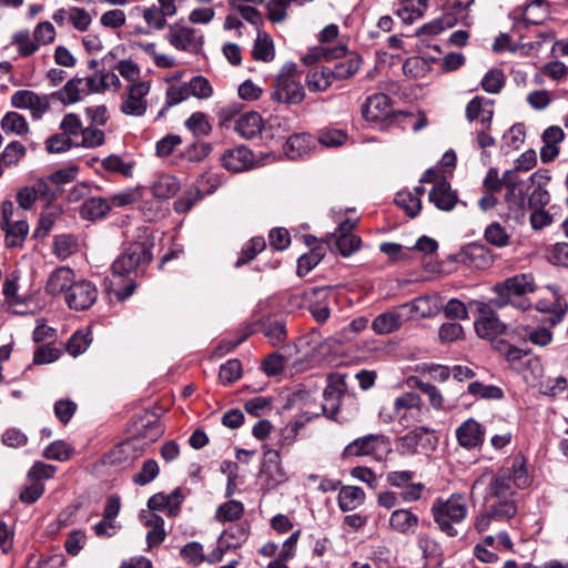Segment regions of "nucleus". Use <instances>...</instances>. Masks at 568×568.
<instances>
[{"label": "nucleus", "mask_w": 568, "mask_h": 568, "mask_svg": "<svg viewBox=\"0 0 568 568\" xmlns=\"http://www.w3.org/2000/svg\"><path fill=\"white\" fill-rule=\"evenodd\" d=\"M536 290L537 285L532 274H516L494 285L493 292L496 297L490 300V304L496 308L511 305L525 312L531 308V302L526 295L536 292Z\"/></svg>", "instance_id": "nucleus-1"}, {"label": "nucleus", "mask_w": 568, "mask_h": 568, "mask_svg": "<svg viewBox=\"0 0 568 568\" xmlns=\"http://www.w3.org/2000/svg\"><path fill=\"white\" fill-rule=\"evenodd\" d=\"M121 85L116 73H90L83 78L69 80L62 89L52 93L63 104L75 103L91 93H101L106 90L116 91Z\"/></svg>", "instance_id": "nucleus-2"}, {"label": "nucleus", "mask_w": 568, "mask_h": 568, "mask_svg": "<svg viewBox=\"0 0 568 568\" xmlns=\"http://www.w3.org/2000/svg\"><path fill=\"white\" fill-rule=\"evenodd\" d=\"M430 513L440 531L455 537L458 534L455 525L463 523L468 514L466 498L462 494H453L447 499L436 498Z\"/></svg>", "instance_id": "nucleus-3"}, {"label": "nucleus", "mask_w": 568, "mask_h": 568, "mask_svg": "<svg viewBox=\"0 0 568 568\" xmlns=\"http://www.w3.org/2000/svg\"><path fill=\"white\" fill-rule=\"evenodd\" d=\"M152 243L136 241L123 248L112 264L113 274L124 276L131 273L139 275L144 272L152 261Z\"/></svg>", "instance_id": "nucleus-4"}, {"label": "nucleus", "mask_w": 568, "mask_h": 568, "mask_svg": "<svg viewBox=\"0 0 568 568\" xmlns=\"http://www.w3.org/2000/svg\"><path fill=\"white\" fill-rule=\"evenodd\" d=\"M393 410L398 423L405 428L414 427L429 418V408L419 395L412 392L397 397Z\"/></svg>", "instance_id": "nucleus-5"}, {"label": "nucleus", "mask_w": 568, "mask_h": 568, "mask_svg": "<svg viewBox=\"0 0 568 568\" xmlns=\"http://www.w3.org/2000/svg\"><path fill=\"white\" fill-rule=\"evenodd\" d=\"M484 486H487L484 497L486 501L491 498H509L514 494L511 471L508 468H503L497 474L485 473L476 479L471 489L476 490Z\"/></svg>", "instance_id": "nucleus-6"}, {"label": "nucleus", "mask_w": 568, "mask_h": 568, "mask_svg": "<svg viewBox=\"0 0 568 568\" xmlns=\"http://www.w3.org/2000/svg\"><path fill=\"white\" fill-rule=\"evenodd\" d=\"M150 92V83L146 81L133 82L128 87L123 97L120 111L128 116H143L148 110L146 95Z\"/></svg>", "instance_id": "nucleus-7"}, {"label": "nucleus", "mask_w": 568, "mask_h": 568, "mask_svg": "<svg viewBox=\"0 0 568 568\" xmlns=\"http://www.w3.org/2000/svg\"><path fill=\"white\" fill-rule=\"evenodd\" d=\"M166 37L170 44L180 51L196 53L203 44L202 33L184 24H171Z\"/></svg>", "instance_id": "nucleus-8"}, {"label": "nucleus", "mask_w": 568, "mask_h": 568, "mask_svg": "<svg viewBox=\"0 0 568 568\" xmlns=\"http://www.w3.org/2000/svg\"><path fill=\"white\" fill-rule=\"evenodd\" d=\"M479 317L475 320L474 326L478 337L488 339L495 344L500 335L506 333L507 326L499 317L491 311L488 310V305L479 303L478 306Z\"/></svg>", "instance_id": "nucleus-9"}, {"label": "nucleus", "mask_w": 568, "mask_h": 568, "mask_svg": "<svg viewBox=\"0 0 568 568\" xmlns=\"http://www.w3.org/2000/svg\"><path fill=\"white\" fill-rule=\"evenodd\" d=\"M97 286L87 280H75L64 301L69 308L74 311L89 310L98 298Z\"/></svg>", "instance_id": "nucleus-10"}, {"label": "nucleus", "mask_w": 568, "mask_h": 568, "mask_svg": "<svg viewBox=\"0 0 568 568\" xmlns=\"http://www.w3.org/2000/svg\"><path fill=\"white\" fill-rule=\"evenodd\" d=\"M295 73H278L272 98L282 103L296 104L304 99V88Z\"/></svg>", "instance_id": "nucleus-11"}, {"label": "nucleus", "mask_w": 568, "mask_h": 568, "mask_svg": "<svg viewBox=\"0 0 568 568\" xmlns=\"http://www.w3.org/2000/svg\"><path fill=\"white\" fill-rule=\"evenodd\" d=\"M141 455L138 439H129L114 446L103 457V463L110 466H123L132 463Z\"/></svg>", "instance_id": "nucleus-12"}, {"label": "nucleus", "mask_w": 568, "mask_h": 568, "mask_svg": "<svg viewBox=\"0 0 568 568\" xmlns=\"http://www.w3.org/2000/svg\"><path fill=\"white\" fill-rule=\"evenodd\" d=\"M455 434L462 447L473 449L483 445L485 428L474 418H468L456 428Z\"/></svg>", "instance_id": "nucleus-13"}, {"label": "nucleus", "mask_w": 568, "mask_h": 568, "mask_svg": "<svg viewBox=\"0 0 568 568\" xmlns=\"http://www.w3.org/2000/svg\"><path fill=\"white\" fill-rule=\"evenodd\" d=\"M74 281L75 274L72 268L59 266L50 273L45 283V293L51 296L63 295L65 297Z\"/></svg>", "instance_id": "nucleus-14"}, {"label": "nucleus", "mask_w": 568, "mask_h": 568, "mask_svg": "<svg viewBox=\"0 0 568 568\" xmlns=\"http://www.w3.org/2000/svg\"><path fill=\"white\" fill-rule=\"evenodd\" d=\"M385 444L384 435L369 434L359 438H356L349 443L343 452V457H361L374 454Z\"/></svg>", "instance_id": "nucleus-15"}, {"label": "nucleus", "mask_w": 568, "mask_h": 568, "mask_svg": "<svg viewBox=\"0 0 568 568\" xmlns=\"http://www.w3.org/2000/svg\"><path fill=\"white\" fill-rule=\"evenodd\" d=\"M221 161L223 168L231 172L248 170L254 162L251 150L244 145L227 149L223 153Z\"/></svg>", "instance_id": "nucleus-16"}, {"label": "nucleus", "mask_w": 568, "mask_h": 568, "mask_svg": "<svg viewBox=\"0 0 568 568\" xmlns=\"http://www.w3.org/2000/svg\"><path fill=\"white\" fill-rule=\"evenodd\" d=\"M362 114L368 122H378L392 114L389 98L384 93H376L367 98L362 108Z\"/></svg>", "instance_id": "nucleus-17"}, {"label": "nucleus", "mask_w": 568, "mask_h": 568, "mask_svg": "<svg viewBox=\"0 0 568 568\" xmlns=\"http://www.w3.org/2000/svg\"><path fill=\"white\" fill-rule=\"evenodd\" d=\"M549 14V6L545 0H534L526 4L520 19L515 22V28L520 29L530 24H541L548 19Z\"/></svg>", "instance_id": "nucleus-18"}, {"label": "nucleus", "mask_w": 568, "mask_h": 568, "mask_svg": "<svg viewBox=\"0 0 568 568\" xmlns=\"http://www.w3.org/2000/svg\"><path fill=\"white\" fill-rule=\"evenodd\" d=\"M261 473L267 478V486L271 488L286 480V474L281 465L277 450L268 449L264 453V463Z\"/></svg>", "instance_id": "nucleus-19"}, {"label": "nucleus", "mask_w": 568, "mask_h": 568, "mask_svg": "<svg viewBox=\"0 0 568 568\" xmlns=\"http://www.w3.org/2000/svg\"><path fill=\"white\" fill-rule=\"evenodd\" d=\"M432 433L433 430L429 427L418 426L400 437L399 440L402 446L410 452H415L418 447L434 449L436 440L433 438Z\"/></svg>", "instance_id": "nucleus-20"}, {"label": "nucleus", "mask_w": 568, "mask_h": 568, "mask_svg": "<svg viewBox=\"0 0 568 568\" xmlns=\"http://www.w3.org/2000/svg\"><path fill=\"white\" fill-rule=\"evenodd\" d=\"M429 201L442 211H452L457 201V194L452 191L450 184L442 180L437 182L429 192Z\"/></svg>", "instance_id": "nucleus-21"}, {"label": "nucleus", "mask_w": 568, "mask_h": 568, "mask_svg": "<svg viewBox=\"0 0 568 568\" xmlns=\"http://www.w3.org/2000/svg\"><path fill=\"white\" fill-rule=\"evenodd\" d=\"M344 393V383H331L328 384L323 392V403L322 410L323 414L326 415L331 419L337 420V415L339 412L341 398Z\"/></svg>", "instance_id": "nucleus-22"}, {"label": "nucleus", "mask_w": 568, "mask_h": 568, "mask_svg": "<svg viewBox=\"0 0 568 568\" xmlns=\"http://www.w3.org/2000/svg\"><path fill=\"white\" fill-rule=\"evenodd\" d=\"M404 311L397 308H393L385 313L376 316L372 323V328L375 333L379 335H385L397 331L403 322Z\"/></svg>", "instance_id": "nucleus-23"}, {"label": "nucleus", "mask_w": 568, "mask_h": 568, "mask_svg": "<svg viewBox=\"0 0 568 568\" xmlns=\"http://www.w3.org/2000/svg\"><path fill=\"white\" fill-rule=\"evenodd\" d=\"M111 211L109 199L102 196H91L87 199L80 209V215L84 220L95 221L104 219Z\"/></svg>", "instance_id": "nucleus-24"}, {"label": "nucleus", "mask_w": 568, "mask_h": 568, "mask_svg": "<svg viewBox=\"0 0 568 568\" xmlns=\"http://www.w3.org/2000/svg\"><path fill=\"white\" fill-rule=\"evenodd\" d=\"M262 129V118L257 112H245L235 119L234 130L244 139L255 138Z\"/></svg>", "instance_id": "nucleus-25"}, {"label": "nucleus", "mask_w": 568, "mask_h": 568, "mask_svg": "<svg viewBox=\"0 0 568 568\" xmlns=\"http://www.w3.org/2000/svg\"><path fill=\"white\" fill-rule=\"evenodd\" d=\"M141 518L144 525L150 528L146 534L148 547L152 548L161 545L166 537V532L164 530V519L151 511L145 515H141Z\"/></svg>", "instance_id": "nucleus-26"}, {"label": "nucleus", "mask_w": 568, "mask_h": 568, "mask_svg": "<svg viewBox=\"0 0 568 568\" xmlns=\"http://www.w3.org/2000/svg\"><path fill=\"white\" fill-rule=\"evenodd\" d=\"M136 437L148 443L158 440L164 433L163 425L154 415L141 417L136 423Z\"/></svg>", "instance_id": "nucleus-27"}, {"label": "nucleus", "mask_w": 568, "mask_h": 568, "mask_svg": "<svg viewBox=\"0 0 568 568\" xmlns=\"http://www.w3.org/2000/svg\"><path fill=\"white\" fill-rule=\"evenodd\" d=\"M343 55H345V49L343 47L326 48L324 45H317L310 49L302 60L305 67H314L321 61H332Z\"/></svg>", "instance_id": "nucleus-28"}, {"label": "nucleus", "mask_w": 568, "mask_h": 568, "mask_svg": "<svg viewBox=\"0 0 568 568\" xmlns=\"http://www.w3.org/2000/svg\"><path fill=\"white\" fill-rule=\"evenodd\" d=\"M365 493L357 486H344L337 497L338 507L342 511H351L363 505Z\"/></svg>", "instance_id": "nucleus-29"}, {"label": "nucleus", "mask_w": 568, "mask_h": 568, "mask_svg": "<svg viewBox=\"0 0 568 568\" xmlns=\"http://www.w3.org/2000/svg\"><path fill=\"white\" fill-rule=\"evenodd\" d=\"M418 517L407 509H396L389 517V526L399 534H409L418 526Z\"/></svg>", "instance_id": "nucleus-30"}, {"label": "nucleus", "mask_w": 568, "mask_h": 568, "mask_svg": "<svg viewBox=\"0 0 568 568\" xmlns=\"http://www.w3.org/2000/svg\"><path fill=\"white\" fill-rule=\"evenodd\" d=\"M312 143L313 139L310 134H293L286 141L284 152L291 160H296L308 153L312 148Z\"/></svg>", "instance_id": "nucleus-31"}, {"label": "nucleus", "mask_w": 568, "mask_h": 568, "mask_svg": "<svg viewBox=\"0 0 568 568\" xmlns=\"http://www.w3.org/2000/svg\"><path fill=\"white\" fill-rule=\"evenodd\" d=\"M505 201L507 203L509 214H511L515 220L518 221L526 215L529 206L528 199H526L523 186L507 191Z\"/></svg>", "instance_id": "nucleus-32"}, {"label": "nucleus", "mask_w": 568, "mask_h": 568, "mask_svg": "<svg viewBox=\"0 0 568 568\" xmlns=\"http://www.w3.org/2000/svg\"><path fill=\"white\" fill-rule=\"evenodd\" d=\"M353 73H307L306 87L311 92H321L328 89L334 80L347 79Z\"/></svg>", "instance_id": "nucleus-33"}, {"label": "nucleus", "mask_w": 568, "mask_h": 568, "mask_svg": "<svg viewBox=\"0 0 568 568\" xmlns=\"http://www.w3.org/2000/svg\"><path fill=\"white\" fill-rule=\"evenodd\" d=\"M361 237L355 234L344 235H332L329 240V246L332 250H336L344 257L351 256L354 252L361 247Z\"/></svg>", "instance_id": "nucleus-34"}, {"label": "nucleus", "mask_w": 568, "mask_h": 568, "mask_svg": "<svg viewBox=\"0 0 568 568\" xmlns=\"http://www.w3.org/2000/svg\"><path fill=\"white\" fill-rule=\"evenodd\" d=\"M180 187V182L175 176L164 174L154 181L152 193L156 199L166 200L174 196Z\"/></svg>", "instance_id": "nucleus-35"}, {"label": "nucleus", "mask_w": 568, "mask_h": 568, "mask_svg": "<svg viewBox=\"0 0 568 568\" xmlns=\"http://www.w3.org/2000/svg\"><path fill=\"white\" fill-rule=\"evenodd\" d=\"M486 242L497 248H504L510 244L511 235L499 222H491L484 231Z\"/></svg>", "instance_id": "nucleus-36"}, {"label": "nucleus", "mask_w": 568, "mask_h": 568, "mask_svg": "<svg viewBox=\"0 0 568 568\" xmlns=\"http://www.w3.org/2000/svg\"><path fill=\"white\" fill-rule=\"evenodd\" d=\"M6 234V245L8 247L22 246L28 233L29 225L26 221L19 220L8 224L7 227H1Z\"/></svg>", "instance_id": "nucleus-37"}, {"label": "nucleus", "mask_w": 568, "mask_h": 568, "mask_svg": "<svg viewBox=\"0 0 568 568\" xmlns=\"http://www.w3.org/2000/svg\"><path fill=\"white\" fill-rule=\"evenodd\" d=\"M468 262L476 268H487L494 263V256L485 245H469L465 252Z\"/></svg>", "instance_id": "nucleus-38"}, {"label": "nucleus", "mask_w": 568, "mask_h": 568, "mask_svg": "<svg viewBox=\"0 0 568 568\" xmlns=\"http://www.w3.org/2000/svg\"><path fill=\"white\" fill-rule=\"evenodd\" d=\"M536 310L541 313H549L551 314V317L549 318V322L552 326L559 324L568 310V304L566 300H558V302H549L546 300H540L536 304Z\"/></svg>", "instance_id": "nucleus-39"}, {"label": "nucleus", "mask_w": 568, "mask_h": 568, "mask_svg": "<svg viewBox=\"0 0 568 568\" xmlns=\"http://www.w3.org/2000/svg\"><path fill=\"white\" fill-rule=\"evenodd\" d=\"M261 332L268 339V342L276 346L284 343L286 338V328L282 321L266 320L261 323Z\"/></svg>", "instance_id": "nucleus-40"}, {"label": "nucleus", "mask_w": 568, "mask_h": 568, "mask_svg": "<svg viewBox=\"0 0 568 568\" xmlns=\"http://www.w3.org/2000/svg\"><path fill=\"white\" fill-rule=\"evenodd\" d=\"M252 55L257 61L268 62L274 58V45L270 36L265 32H258L253 45Z\"/></svg>", "instance_id": "nucleus-41"}, {"label": "nucleus", "mask_w": 568, "mask_h": 568, "mask_svg": "<svg viewBox=\"0 0 568 568\" xmlns=\"http://www.w3.org/2000/svg\"><path fill=\"white\" fill-rule=\"evenodd\" d=\"M190 98L189 85L184 83H173L166 89L165 105L159 112V116H163L165 111L173 105H176Z\"/></svg>", "instance_id": "nucleus-42"}, {"label": "nucleus", "mask_w": 568, "mask_h": 568, "mask_svg": "<svg viewBox=\"0 0 568 568\" xmlns=\"http://www.w3.org/2000/svg\"><path fill=\"white\" fill-rule=\"evenodd\" d=\"M1 128L6 133L26 135L29 125L26 118L18 112H8L1 120Z\"/></svg>", "instance_id": "nucleus-43"}, {"label": "nucleus", "mask_w": 568, "mask_h": 568, "mask_svg": "<svg viewBox=\"0 0 568 568\" xmlns=\"http://www.w3.org/2000/svg\"><path fill=\"white\" fill-rule=\"evenodd\" d=\"M12 44L18 48L22 55H30L40 48L34 34H31L27 29L14 33Z\"/></svg>", "instance_id": "nucleus-44"}, {"label": "nucleus", "mask_w": 568, "mask_h": 568, "mask_svg": "<svg viewBox=\"0 0 568 568\" xmlns=\"http://www.w3.org/2000/svg\"><path fill=\"white\" fill-rule=\"evenodd\" d=\"M102 168L110 172L123 175L125 178L132 176L133 163L124 162L118 154H111L101 161Z\"/></svg>", "instance_id": "nucleus-45"}, {"label": "nucleus", "mask_w": 568, "mask_h": 568, "mask_svg": "<svg viewBox=\"0 0 568 568\" xmlns=\"http://www.w3.org/2000/svg\"><path fill=\"white\" fill-rule=\"evenodd\" d=\"M399 310L408 311L412 316L417 317H429L434 313L432 300L428 296H420L409 303L402 304Z\"/></svg>", "instance_id": "nucleus-46"}, {"label": "nucleus", "mask_w": 568, "mask_h": 568, "mask_svg": "<svg viewBox=\"0 0 568 568\" xmlns=\"http://www.w3.org/2000/svg\"><path fill=\"white\" fill-rule=\"evenodd\" d=\"M202 197L203 192L201 189L193 186L186 190L179 199L174 201V211L179 214L187 213Z\"/></svg>", "instance_id": "nucleus-47"}, {"label": "nucleus", "mask_w": 568, "mask_h": 568, "mask_svg": "<svg viewBox=\"0 0 568 568\" xmlns=\"http://www.w3.org/2000/svg\"><path fill=\"white\" fill-rule=\"evenodd\" d=\"M80 138L81 140L77 141V148L94 149L105 141L104 132L93 125L83 128Z\"/></svg>", "instance_id": "nucleus-48"}, {"label": "nucleus", "mask_w": 568, "mask_h": 568, "mask_svg": "<svg viewBox=\"0 0 568 568\" xmlns=\"http://www.w3.org/2000/svg\"><path fill=\"white\" fill-rule=\"evenodd\" d=\"M265 246L266 242L263 237L257 236L251 239L242 248L241 255L235 262V267H241L254 260L255 256L265 248Z\"/></svg>", "instance_id": "nucleus-49"}, {"label": "nucleus", "mask_w": 568, "mask_h": 568, "mask_svg": "<svg viewBox=\"0 0 568 568\" xmlns=\"http://www.w3.org/2000/svg\"><path fill=\"white\" fill-rule=\"evenodd\" d=\"M494 349L500 353L508 363L520 362L530 351L507 343L505 339L496 341Z\"/></svg>", "instance_id": "nucleus-50"}, {"label": "nucleus", "mask_w": 568, "mask_h": 568, "mask_svg": "<svg viewBox=\"0 0 568 568\" xmlns=\"http://www.w3.org/2000/svg\"><path fill=\"white\" fill-rule=\"evenodd\" d=\"M190 97L199 100H206L213 95V87L211 82L203 75H195L189 82Z\"/></svg>", "instance_id": "nucleus-51"}, {"label": "nucleus", "mask_w": 568, "mask_h": 568, "mask_svg": "<svg viewBox=\"0 0 568 568\" xmlns=\"http://www.w3.org/2000/svg\"><path fill=\"white\" fill-rule=\"evenodd\" d=\"M138 47L153 61L160 69H170L174 67V59L168 54L160 53L155 43H138Z\"/></svg>", "instance_id": "nucleus-52"}, {"label": "nucleus", "mask_w": 568, "mask_h": 568, "mask_svg": "<svg viewBox=\"0 0 568 568\" xmlns=\"http://www.w3.org/2000/svg\"><path fill=\"white\" fill-rule=\"evenodd\" d=\"M395 203L410 217H415L422 209L420 199L418 196H414L412 192H398L395 195Z\"/></svg>", "instance_id": "nucleus-53"}, {"label": "nucleus", "mask_w": 568, "mask_h": 568, "mask_svg": "<svg viewBox=\"0 0 568 568\" xmlns=\"http://www.w3.org/2000/svg\"><path fill=\"white\" fill-rule=\"evenodd\" d=\"M244 513L243 504L236 500H230L221 505L215 514V518L221 521H234L241 518Z\"/></svg>", "instance_id": "nucleus-54"}, {"label": "nucleus", "mask_w": 568, "mask_h": 568, "mask_svg": "<svg viewBox=\"0 0 568 568\" xmlns=\"http://www.w3.org/2000/svg\"><path fill=\"white\" fill-rule=\"evenodd\" d=\"M455 24V18L452 14H444L424 24L417 32L418 36H437L444 30L452 28Z\"/></svg>", "instance_id": "nucleus-55"}, {"label": "nucleus", "mask_w": 568, "mask_h": 568, "mask_svg": "<svg viewBox=\"0 0 568 568\" xmlns=\"http://www.w3.org/2000/svg\"><path fill=\"white\" fill-rule=\"evenodd\" d=\"M143 193L141 189H128L112 195L109 200L112 207H126L141 201Z\"/></svg>", "instance_id": "nucleus-56"}, {"label": "nucleus", "mask_w": 568, "mask_h": 568, "mask_svg": "<svg viewBox=\"0 0 568 568\" xmlns=\"http://www.w3.org/2000/svg\"><path fill=\"white\" fill-rule=\"evenodd\" d=\"M26 153L27 150L21 142L12 141L8 143L4 150L0 153V160L7 166L16 165L22 158H24Z\"/></svg>", "instance_id": "nucleus-57"}, {"label": "nucleus", "mask_w": 568, "mask_h": 568, "mask_svg": "<svg viewBox=\"0 0 568 568\" xmlns=\"http://www.w3.org/2000/svg\"><path fill=\"white\" fill-rule=\"evenodd\" d=\"M185 126L196 136L209 135L212 126L203 112H194L185 121Z\"/></svg>", "instance_id": "nucleus-58"}, {"label": "nucleus", "mask_w": 568, "mask_h": 568, "mask_svg": "<svg viewBox=\"0 0 568 568\" xmlns=\"http://www.w3.org/2000/svg\"><path fill=\"white\" fill-rule=\"evenodd\" d=\"M468 393L485 399H501L504 393L501 388L494 385H484L480 382H473L468 385Z\"/></svg>", "instance_id": "nucleus-59"}, {"label": "nucleus", "mask_w": 568, "mask_h": 568, "mask_svg": "<svg viewBox=\"0 0 568 568\" xmlns=\"http://www.w3.org/2000/svg\"><path fill=\"white\" fill-rule=\"evenodd\" d=\"M60 130L63 134L71 139V141H78L83 126L79 116L74 113H68L63 116L60 123Z\"/></svg>", "instance_id": "nucleus-60"}, {"label": "nucleus", "mask_w": 568, "mask_h": 568, "mask_svg": "<svg viewBox=\"0 0 568 568\" xmlns=\"http://www.w3.org/2000/svg\"><path fill=\"white\" fill-rule=\"evenodd\" d=\"M59 215L60 210L58 207H52L48 212L41 214L38 225L34 229L33 236L37 239L45 237L52 230Z\"/></svg>", "instance_id": "nucleus-61"}, {"label": "nucleus", "mask_w": 568, "mask_h": 568, "mask_svg": "<svg viewBox=\"0 0 568 568\" xmlns=\"http://www.w3.org/2000/svg\"><path fill=\"white\" fill-rule=\"evenodd\" d=\"M73 146L77 148V141H71V139L62 132L51 135L45 141V150L49 153L67 152Z\"/></svg>", "instance_id": "nucleus-62"}, {"label": "nucleus", "mask_w": 568, "mask_h": 568, "mask_svg": "<svg viewBox=\"0 0 568 568\" xmlns=\"http://www.w3.org/2000/svg\"><path fill=\"white\" fill-rule=\"evenodd\" d=\"M159 465L154 459H146L139 473L133 476V481L136 485L145 486L154 480L159 475Z\"/></svg>", "instance_id": "nucleus-63"}, {"label": "nucleus", "mask_w": 568, "mask_h": 568, "mask_svg": "<svg viewBox=\"0 0 568 568\" xmlns=\"http://www.w3.org/2000/svg\"><path fill=\"white\" fill-rule=\"evenodd\" d=\"M242 375V364L237 359H230L220 367L219 378L223 384H232Z\"/></svg>", "instance_id": "nucleus-64"}]
</instances>
